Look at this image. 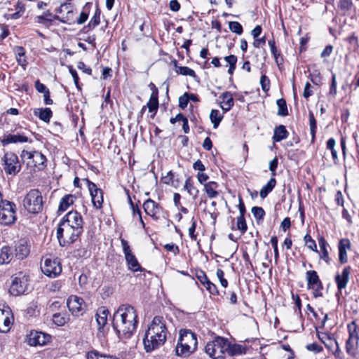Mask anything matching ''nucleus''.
<instances>
[{"label":"nucleus","instance_id":"48","mask_svg":"<svg viewBox=\"0 0 359 359\" xmlns=\"http://www.w3.org/2000/svg\"><path fill=\"white\" fill-rule=\"evenodd\" d=\"M53 321L55 325L58 326H62L65 324L66 318L64 314L57 313L53 316Z\"/></svg>","mask_w":359,"mask_h":359},{"label":"nucleus","instance_id":"37","mask_svg":"<svg viewBox=\"0 0 359 359\" xmlns=\"http://www.w3.org/2000/svg\"><path fill=\"white\" fill-rule=\"evenodd\" d=\"M243 348L239 344H231L228 341V348H226V354L228 355H239L243 353Z\"/></svg>","mask_w":359,"mask_h":359},{"label":"nucleus","instance_id":"5","mask_svg":"<svg viewBox=\"0 0 359 359\" xmlns=\"http://www.w3.org/2000/svg\"><path fill=\"white\" fill-rule=\"evenodd\" d=\"M43 204V197L38 189H31L23 199V206L30 213L36 214L41 212Z\"/></svg>","mask_w":359,"mask_h":359},{"label":"nucleus","instance_id":"60","mask_svg":"<svg viewBox=\"0 0 359 359\" xmlns=\"http://www.w3.org/2000/svg\"><path fill=\"white\" fill-rule=\"evenodd\" d=\"M205 287L211 294L215 295L218 294L217 286L210 281H208L207 284H205Z\"/></svg>","mask_w":359,"mask_h":359},{"label":"nucleus","instance_id":"42","mask_svg":"<svg viewBox=\"0 0 359 359\" xmlns=\"http://www.w3.org/2000/svg\"><path fill=\"white\" fill-rule=\"evenodd\" d=\"M100 22V11L98 8H96L95 13L88 25L89 29H93L97 26Z\"/></svg>","mask_w":359,"mask_h":359},{"label":"nucleus","instance_id":"26","mask_svg":"<svg viewBox=\"0 0 359 359\" xmlns=\"http://www.w3.org/2000/svg\"><path fill=\"white\" fill-rule=\"evenodd\" d=\"M318 244L320 249V258L324 260L327 264H330V258L327 249L328 246L327 242L323 237H320L318 238Z\"/></svg>","mask_w":359,"mask_h":359},{"label":"nucleus","instance_id":"36","mask_svg":"<svg viewBox=\"0 0 359 359\" xmlns=\"http://www.w3.org/2000/svg\"><path fill=\"white\" fill-rule=\"evenodd\" d=\"M184 189L187 191L188 194L192 196L194 199H196L198 197L199 191L196 189L191 182V177H189L186 181L184 186Z\"/></svg>","mask_w":359,"mask_h":359},{"label":"nucleus","instance_id":"13","mask_svg":"<svg viewBox=\"0 0 359 359\" xmlns=\"http://www.w3.org/2000/svg\"><path fill=\"white\" fill-rule=\"evenodd\" d=\"M41 270L46 276L55 278L61 273L62 266L56 259H46L43 265L41 266Z\"/></svg>","mask_w":359,"mask_h":359},{"label":"nucleus","instance_id":"20","mask_svg":"<svg viewBox=\"0 0 359 359\" xmlns=\"http://www.w3.org/2000/svg\"><path fill=\"white\" fill-rule=\"evenodd\" d=\"M63 9H66L67 13L63 14L62 16L61 22L72 24L75 22L74 20V15L75 12L73 9V6L71 3H64L62 4L60 8L57 10V12L60 14H62Z\"/></svg>","mask_w":359,"mask_h":359},{"label":"nucleus","instance_id":"6","mask_svg":"<svg viewBox=\"0 0 359 359\" xmlns=\"http://www.w3.org/2000/svg\"><path fill=\"white\" fill-rule=\"evenodd\" d=\"M82 232L69 226L67 224L60 223L57 230V237L61 246H66L75 242Z\"/></svg>","mask_w":359,"mask_h":359},{"label":"nucleus","instance_id":"7","mask_svg":"<svg viewBox=\"0 0 359 359\" xmlns=\"http://www.w3.org/2000/svg\"><path fill=\"white\" fill-rule=\"evenodd\" d=\"M16 220V205L8 201L0 204V223L5 226L13 224Z\"/></svg>","mask_w":359,"mask_h":359},{"label":"nucleus","instance_id":"10","mask_svg":"<svg viewBox=\"0 0 359 359\" xmlns=\"http://www.w3.org/2000/svg\"><path fill=\"white\" fill-rule=\"evenodd\" d=\"M4 170L8 175H15L21 170L18 156L11 151L6 152L2 158Z\"/></svg>","mask_w":359,"mask_h":359},{"label":"nucleus","instance_id":"62","mask_svg":"<svg viewBox=\"0 0 359 359\" xmlns=\"http://www.w3.org/2000/svg\"><path fill=\"white\" fill-rule=\"evenodd\" d=\"M35 88L39 93H45L49 89L43 84L41 83L39 80L35 81Z\"/></svg>","mask_w":359,"mask_h":359},{"label":"nucleus","instance_id":"8","mask_svg":"<svg viewBox=\"0 0 359 359\" xmlns=\"http://www.w3.org/2000/svg\"><path fill=\"white\" fill-rule=\"evenodd\" d=\"M29 285V276L19 272L12 276V283L9 288V292L13 296H18L25 293Z\"/></svg>","mask_w":359,"mask_h":359},{"label":"nucleus","instance_id":"45","mask_svg":"<svg viewBox=\"0 0 359 359\" xmlns=\"http://www.w3.org/2000/svg\"><path fill=\"white\" fill-rule=\"evenodd\" d=\"M16 53H17V61L19 65L24 66L26 65V60L24 58L25 51V49L21 46H18L16 48Z\"/></svg>","mask_w":359,"mask_h":359},{"label":"nucleus","instance_id":"33","mask_svg":"<svg viewBox=\"0 0 359 359\" xmlns=\"http://www.w3.org/2000/svg\"><path fill=\"white\" fill-rule=\"evenodd\" d=\"M276 185V180L271 177L266 185L260 190L259 195L262 198H265Z\"/></svg>","mask_w":359,"mask_h":359},{"label":"nucleus","instance_id":"32","mask_svg":"<svg viewBox=\"0 0 359 359\" xmlns=\"http://www.w3.org/2000/svg\"><path fill=\"white\" fill-rule=\"evenodd\" d=\"M217 187L218 184L215 182L211 181L204 184V191L209 198H216L219 195V193L217 191Z\"/></svg>","mask_w":359,"mask_h":359},{"label":"nucleus","instance_id":"21","mask_svg":"<svg viewBox=\"0 0 359 359\" xmlns=\"http://www.w3.org/2000/svg\"><path fill=\"white\" fill-rule=\"evenodd\" d=\"M350 273V266H346L343 269L341 273H337L334 278V280L336 282L338 290L341 291L343 289L346 288L349 281Z\"/></svg>","mask_w":359,"mask_h":359},{"label":"nucleus","instance_id":"49","mask_svg":"<svg viewBox=\"0 0 359 359\" xmlns=\"http://www.w3.org/2000/svg\"><path fill=\"white\" fill-rule=\"evenodd\" d=\"M338 7L344 13L348 11L352 7V2L351 0H339L338 2Z\"/></svg>","mask_w":359,"mask_h":359},{"label":"nucleus","instance_id":"28","mask_svg":"<svg viewBox=\"0 0 359 359\" xmlns=\"http://www.w3.org/2000/svg\"><path fill=\"white\" fill-rule=\"evenodd\" d=\"M109 314L108 310L104 307L100 308L95 315L96 321L97 323L99 329L103 327L107 321V316Z\"/></svg>","mask_w":359,"mask_h":359},{"label":"nucleus","instance_id":"9","mask_svg":"<svg viewBox=\"0 0 359 359\" xmlns=\"http://www.w3.org/2000/svg\"><path fill=\"white\" fill-rule=\"evenodd\" d=\"M20 158L23 161L26 158L28 160L27 161V166L39 170H42L46 167V157L39 151H28L24 149L21 152Z\"/></svg>","mask_w":359,"mask_h":359},{"label":"nucleus","instance_id":"39","mask_svg":"<svg viewBox=\"0 0 359 359\" xmlns=\"http://www.w3.org/2000/svg\"><path fill=\"white\" fill-rule=\"evenodd\" d=\"M278 105L277 114L281 116H286L288 114L287 103L285 99H278L276 102Z\"/></svg>","mask_w":359,"mask_h":359},{"label":"nucleus","instance_id":"15","mask_svg":"<svg viewBox=\"0 0 359 359\" xmlns=\"http://www.w3.org/2000/svg\"><path fill=\"white\" fill-rule=\"evenodd\" d=\"M67 304L72 313L76 316L82 315L86 309L83 299L75 295H72L68 298Z\"/></svg>","mask_w":359,"mask_h":359},{"label":"nucleus","instance_id":"52","mask_svg":"<svg viewBox=\"0 0 359 359\" xmlns=\"http://www.w3.org/2000/svg\"><path fill=\"white\" fill-rule=\"evenodd\" d=\"M260 84L264 91L266 92L270 88V81L266 75H262L260 78Z\"/></svg>","mask_w":359,"mask_h":359},{"label":"nucleus","instance_id":"56","mask_svg":"<svg viewBox=\"0 0 359 359\" xmlns=\"http://www.w3.org/2000/svg\"><path fill=\"white\" fill-rule=\"evenodd\" d=\"M306 349L314 353H320L323 351V347L317 343H312L306 345Z\"/></svg>","mask_w":359,"mask_h":359},{"label":"nucleus","instance_id":"41","mask_svg":"<svg viewBox=\"0 0 359 359\" xmlns=\"http://www.w3.org/2000/svg\"><path fill=\"white\" fill-rule=\"evenodd\" d=\"M210 118L213 123V128H217L222 119V116L220 115V113L217 109H212L210 114Z\"/></svg>","mask_w":359,"mask_h":359},{"label":"nucleus","instance_id":"55","mask_svg":"<svg viewBox=\"0 0 359 359\" xmlns=\"http://www.w3.org/2000/svg\"><path fill=\"white\" fill-rule=\"evenodd\" d=\"M164 248L172 253H173L174 255H177L180 253V249L179 247L173 243H168L164 245Z\"/></svg>","mask_w":359,"mask_h":359},{"label":"nucleus","instance_id":"59","mask_svg":"<svg viewBox=\"0 0 359 359\" xmlns=\"http://www.w3.org/2000/svg\"><path fill=\"white\" fill-rule=\"evenodd\" d=\"M271 243L274 250V257L276 261L278 258V238L276 236H272L271 238Z\"/></svg>","mask_w":359,"mask_h":359},{"label":"nucleus","instance_id":"12","mask_svg":"<svg viewBox=\"0 0 359 359\" xmlns=\"http://www.w3.org/2000/svg\"><path fill=\"white\" fill-rule=\"evenodd\" d=\"M307 280V287L309 289L313 290V296L315 298L322 297L323 285L320 278L316 271H308L306 273Z\"/></svg>","mask_w":359,"mask_h":359},{"label":"nucleus","instance_id":"61","mask_svg":"<svg viewBox=\"0 0 359 359\" xmlns=\"http://www.w3.org/2000/svg\"><path fill=\"white\" fill-rule=\"evenodd\" d=\"M77 68L80 70H82L83 72L91 75L92 74V69L90 67H88L85 63L82 61H79L77 62Z\"/></svg>","mask_w":359,"mask_h":359},{"label":"nucleus","instance_id":"43","mask_svg":"<svg viewBox=\"0 0 359 359\" xmlns=\"http://www.w3.org/2000/svg\"><path fill=\"white\" fill-rule=\"evenodd\" d=\"M175 67H176V72L178 74H182L184 76H191L194 78L196 76L195 72L192 69H191L188 67H177V66H175Z\"/></svg>","mask_w":359,"mask_h":359},{"label":"nucleus","instance_id":"27","mask_svg":"<svg viewBox=\"0 0 359 359\" xmlns=\"http://www.w3.org/2000/svg\"><path fill=\"white\" fill-rule=\"evenodd\" d=\"M13 258L12 249L8 246L3 247L0 252V264H7L11 262Z\"/></svg>","mask_w":359,"mask_h":359},{"label":"nucleus","instance_id":"22","mask_svg":"<svg viewBox=\"0 0 359 359\" xmlns=\"http://www.w3.org/2000/svg\"><path fill=\"white\" fill-rule=\"evenodd\" d=\"M13 316L8 309H0V332L6 333L10 330Z\"/></svg>","mask_w":359,"mask_h":359},{"label":"nucleus","instance_id":"16","mask_svg":"<svg viewBox=\"0 0 359 359\" xmlns=\"http://www.w3.org/2000/svg\"><path fill=\"white\" fill-rule=\"evenodd\" d=\"M91 196L92 203L96 209H100L103 203V192L97 187L96 184L88 180H86Z\"/></svg>","mask_w":359,"mask_h":359},{"label":"nucleus","instance_id":"25","mask_svg":"<svg viewBox=\"0 0 359 359\" xmlns=\"http://www.w3.org/2000/svg\"><path fill=\"white\" fill-rule=\"evenodd\" d=\"M222 99V109L224 111H229L234 104L233 98L232 94L229 92H224L220 95Z\"/></svg>","mask_w":359,"mask_h":359},{"label":"nucleus","instance_id":"40","mask_svg":"<svg viewBox=\"0 0 359 359\" xmlns=\"http://www.w3.org/2000/svg\"><path fill=\"white\" fill-rule=\"evenodd\" d=\"M15 255L19 259H23L26 257L29 252V250L28 247L23 244L18 245L15 248Z\"/></svg>","mask_w":359,"mask_h":359},{"label":"nucleus","instance_id":"34","mask_svg":"<svg viewBox=\"0 0 359 359\" xmlns=\"http://www.w3.org/2000/svg\"><path fill=\"white\" fill-rule=\"evenodd\" d=\"M158 96L151 95L149 100L146 105V107L149 109V111L152 113V115L151 116V118L154 117L158 108Z\"/></svg>","mask_w":359,"mask_h":359},{"label":"nucleus","instance_id":"14","mask_svg":"<svg viewBox=\"0 0 359 359\" xmlns=\"http://www.w3.org/2000/svg\"><path fill=\"white\" fill-rule=\"evenodd\" d=\"M64 224H67L74 229L77 228V230H80V232H83V219L80 213L77 211L69 212L60 222Z\"/></svg>","mask_w":359,"mask_h":359},{"label":"nucleus","instance_id":"51","mask_svg":"<svg viewBox=\"0 0 359 359\" xmlns=\"http://www.w3.org/2000/svg\"><path fill=\"white\" fill-rule=\"evenodd\" d=\"M252 213L253 214L254 217L258 219H263L265 212L264 209L261 207H253L252 208Z\"/></svg>","mask_w":359,"mask_h":359},{"label":"nucleus","instance_id":"58","mask_svg":"<svg viewBox=\"0 0 359 359\" xmlns=\"http://www.w3.org/2000/svg\"><path fill=\"white\" fill-rule=\"evenodd\" d=\"M69 73L71 74V75L73 77L75 86H76V88L80 90L81 87H80L79 83V76L77 74L76 71L72 66H69Z\"/></svg>","mask_w":359,"mask_h":359},{"label":"nucleus","instance_id":"54","mask_svg":"<svg viewBox=\"0 0 359 359\" xmlns=\"http://www.w3.org/2000/svg\"><path fill=\"white\" fill-rule=\"evenodd\" d=\"M189 101V95L185 93L182 96L179 98V107L182 109H184L187 107Z\"/></svg>","mask_w":359,"mask_h":359},{"label":"nucleus","instance_id":"17","mask_svg":"<svg viewBox=\"0 0 359 359\" xmlns=\"http://www.w3.org/2000/svg\"><path fill=\"white\" fill-rule=\"evenodd\" d=\"M51 336L48 334L39 332L32 331L28 337V344L32 346H44L50 342Z\"/></svg>","mask_w":359,"mask_h":359},{"label":"nucleus","instance_id":"4","mask_svg":"<svg viewBox=\"0 0 359 359\" xmlns=\"http://www.w3.org/2000/svg\"><path fill=\"white\" fill-rule=\"evenodd\" d=\"M228 340L221 337H216L213 341L208 342L205 351L213 359H225Z\"/></svg>","mask_w":359,"mask_h":359},{"label":"nucleus","instance_id":"47","mask_svg":"<svg viewBox=\"0 0 359 359\" xmlns=\"http://www.w3.org/2000/svg\"><path fill=\"white\" fill-rule=\"evenodd\" d=\"M304 239L305 241V244L308 248H309L310 250H311L314 252H318L316 242L309 234H306L304 236Z\"/></svg>","mask_w":359,"mask_h":359},{"label":"nucleus","instance_id":"44","mask_svg":"<svg viewBox=\"0 0 359 359\" xmlns=\"http://www.w3.org/2000/svg\"><path fill=\"white\" fill-rule=\"evenodd\" d=\"M236 227L237 229L241 231L242 233L246 232L248 229V226L245 219V217L243 215H239L237 217Z\"/></svg>","mask_w":359,"mask_h":359},{"label":"nucleus","instance_id":"31","mask_svg":"<svg viewBox=\"0 0 359 359\" xmlns=\"http://www.w3.org/2000/svg\"><path fill=\"white\" fill-rule=\"evenodd\" d=\"M75 200L76 196L72 194H67L63 196L59 205V211L64 212L67 210V208L74 203Z\"/></svg>","mask_w":359,"mask_h":359},{"label":"nucleus","instance_id":"46","mask_svg":"<svg viewBox=\"0 0 359 359\" xmlns=\"http://www.w3.org/2000/svg\"><path fill=\"white\" fill-rule=\"evenodd\" d=\"M229 28L232 32L238 35H241L243 32L242 25L236 21L229 22Z\"/></svg>","mask_w":359,"mask_h":359},{"label":"nucleus","instance_id":"53","mask_svg":"<svg viewBox=\"0 0 359 359\" xmlns=\"http://www.w3.org/2000/svg\"><path fill=\"white\" fill-rule=\"evenodd\" d=\"M216 275L219 280L221 285L224 287H226L228 285V281L224 278V271L221 269H218L216 271Z\"/></svg>","mask_w":359,"mask_h":359},{"label":"nucleus","instance_id":"35","mask_svg":"<svg viewBox=\"0 0 359 359\" xmlns=\"http://www.w3.org/2000/svg\"><path fill=\"white\" fill-rule=\"evenodd\" d=\"M348 330L349 333V337L348 339V344H358V336L356 331V325L354 322H352L348 325Z\"/></svg>","mask_w":359,"mask_h":359},{"label":"nucleus","instance_id":"29","mask_svg":"<svg viewBox=\"0 0 359 359\" xmlns=\"http://www.w3.org/2000/svg\"><path fill=\"white\" fill-rule=\"evenodd\" d=\"M288 135V132L283 125H280L275 128L273 140L274 142H280L286 139Z\"/></svg>","mask_w":359,"mask_h":359},{"label":"nucleus","instance_id":"57","mask_svg":"<svg viewBox=\"0 0 359 359\" xmlns=\"http://www.w3.org/2000/svg\"><path fill=\"white\" fill-rule=\"evenodd\" d=\"M191 222V226L189 229V235L192 240L196 241L197 239V235L195 234L196 223L194 217H192Z\"/></svg>","mask_w":359,"mask_h":359},{"label":"nucleus","instance_id":"24","mask_svg":"<svg viewBox=\"0 0 359 359\" xmlns=\"http://www.w3.org/2000/svg\"><path fill=\"white\" fill-rule=\"evenodd\" d=\"M350 248V241L348 239H341L339 243V260L341 264H344L348 261L346 250Z\"/></svg>","mask_w":359,"mask_h":359},{"label":"nucleus","instance_id":"30","mask_svg":"<svg viewBox=\"0 0 359 359\" xmlns=\"http://www.w3.org/2000/svg\"><path fill=\"white\" fill-rule=\"evenodd\" d=\"M34 114L43 121L48 123L52 117L53 113L50 108L35 109L34 110Z\"/></svg>","mask_w":359,"mask_h":359},{"label":"nucleus","instance_id":"1","mask_svg":"<svg viewBox=\"0 0 359 359\" xmlns=\"http://www.w3.org/2000/svg\"><path fill=\"white\" fill-rule=\"evenodd\" d=\"M137 315L130 305H121L113 316V327L119 338H130L135 332Z\"/></svg>","mask_w":359,"mask_h":359},{"label":"nucleus","instance_id":"3","mask_svg":"<svg viewBox=\"0 0 359 359\" xmlns=\"http://www.w3.org/2000/svg\"><path fill=\"white\" fill-rule=\"evenodd\" d=\"M197 348L196 335L190 330H181L176 347L177 355L187 357Z\"/></svg>","mask_w":359,"mask_h":359},{"label":"nucleus","instance_id":"50","mask_svg":"<svg viewBox=\"0 0 359 359\" xmlns=\"http://www.w3.org/2000/svg\"><path fill=\"white\" fill-rule=\"evenodd\" d=\"M309 116L311 134L312 135L313 138H314L316 131V120L311 111L309 112Z\"/></svg>","mask_w":359,"mask_h":359},{"label":"nucleus","instance_id":"64","mask_svg":"<svg viewBox=\"0 0 359 359\" xmlns=\"http://www.w3.org/2000/svg\"><path fill=\"white\" fill-rule=\"evenodd\" d=\"M169 5H170V10L174 11V12L178 11L180 9V7H181L180 4L177 1V0H171L170 1Z\"/></svg>","mask_w":359,"mask_h":359},{"label":"nucleus","instance_id":"18","mask_svg":"<svg viewBox=\"0 0 359 359\" xmlns=\"http://www.w3.org/2000/svg\"><path fill=\"white\" fill-rule=\"evenodd\" d=\"M143 208L145 212L155 220L160 218V214L163 211V208L151 199L147 200Z\"/></svg>","mask_w":359,"mask_h":359},{"label":"nucleus","instance_id":"38","mask_svg":"<svg viewBox=\"0 0 359 359\" xmlns=\"http://www.w3.org/2000/svg\"><path fill=\"white\" fill-rule=\"evenodd\" d=\"M90 6L91 4L89 2L86 4L83 8L82 12L80 13L79 18L76 20V23L78 25H82L88 20Z\"/></svg>","mask_w":359,"mask_h":359},{"label":"nucleus","instance_id":"63","mask_svg":"<svg viewBox=\"0 0 359 359\" xmlns=\"http://www.w3.org/2000/svg\"><path fill=\"white\" fill-rule=\"evenodd\" d=\"M278 167V159L277 158H274L269 163V170L271 172V175L274 176L276 175V170Z\"/></svg>","mask_w":359,"mask_h":359},{"label":"nucleus","instance_id":"11","mask_svg":"<svg viewBox=\"0 0 359 359\" xmlns=\"http://www.w3.org/2000/svg\"><path fill=\"white\" fill-rule=\"evenodd\" d=\"M121 243L128 269L134 272L143 271L144 269L141 267L135 255L132 252L128 241L121 238Z\"/></svg>","mask_w":359,"mask_h":359},{"label":"nucleus","instance_id":"23","mask_svg":"<svg viewBox=\"0 0 359 359\" xmlns=\"http://www.w3.org/2000/svg\"><path fill=\"white\" fill-rule=\"evenodd\" d=\"M318 339L325 345V346L332 351L334 346H336V351L334 353L337 355V352H339V347L337 341L332 337L329 334L325 332L318 333Z\"/></svg>","mask_w":359,"mask_h":359},{"label":"nucleus","instance_id":"2","mask_svg":"<svg viewBox=\"0 0 359 359\" xmlns=\"http://www.w3.org/2000/svg\"><path fill=\"white\" fill-rule=\"evenodd\" d=\"M168 330L162 317L154 318L143 339L146 352H151L163 346L167 338Z\"/></svg>","mask_w":359,"mask_h":359},{"label":"nucleus","instance_id":"19","mask_svg":"<svg viewBox=\"0 0 359 359\" xmlns=\"http://www.w3.org/2000/svg\"><path fill=\"white\" fill-rule=\"evenodd\" d=\"M28 142H32V140L23 134L18 133L4 134V135L1 138V142L2 143L3 146H6L12 143L17 144Z\"/></svg>","mask_w":359,"mask_h":359}]
</instances>
